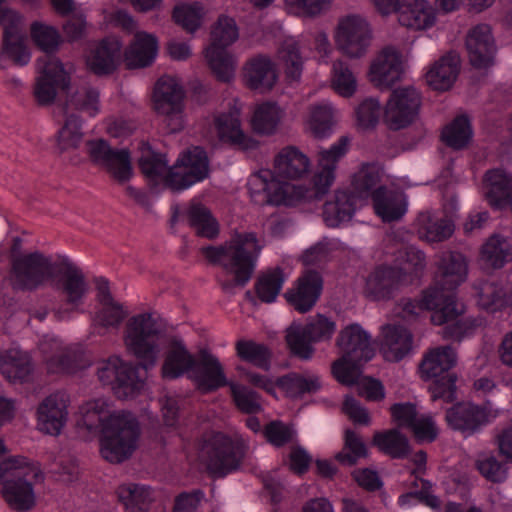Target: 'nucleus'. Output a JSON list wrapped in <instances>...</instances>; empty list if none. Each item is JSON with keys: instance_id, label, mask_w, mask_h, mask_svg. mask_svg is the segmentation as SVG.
<instances>
[{"instance_id": "nucleus-1", "label": "nucleus", "mask_w": 512, "mask_h": 512, "mask_svg": "<svg viewBox=\"0 0 512 512\" xmlns=\"http://www.w3.org/2000/svg\"><path fill=\"white\" fill-rule=\"evenodd\" d=\"M161 331L150 313L132 316L126 323L124 343L127 351L135 356L138 364L126 363L120 358L117 364L116 385L113 393L118 399L136 397L143 388L144 381L139 369L152 368L159 354V336Z\"/></svg>"}, {"instance_id": "nucleus-2", "label": "nucleus", "mask_w": 512, "mask_h": 512, "mask_svg": "<svg viewBox=\"0 0 512 512\" xmlns=\"http://www.w3.org/2000/svg\"><path fill=\"white\" fill-rule=\"evenodd\" d=\"M350 138L341 136L328 149H322L318 154L317 168L312 176L311 187L304 184L279 182L275 179L267 181L266 175L263 195L271 205L296 206L302 203L319 201L327 195L336 179L338 162L349 150Z\"/></svg>"}, {"instance_id": "nucleus-3", "label": "nucleus", "mask_w": 512, "mask_h": 512, "mask_svg": "<svg viewBox=\"0 0 512 512\" xmlns=\"http://www.w3.org/2000/svg\"><path fill=\"white\" fill-rule=\"evenodd\" d=\"M161 375L169 380L186 375L203 395L213 393L228 383L224 368L217 356L208 349H200L196 355H193L184 342L177 337L169 341Z\"/></svg>"}, {"instance_id": "nucleus-4", "label": "nucleus", "mask_w": 512, "mask_h": 512, "mask_svg": "<svg viewBox=\"0 0 512 512\" xmlns=\"http://www.w3.org/2000/svg\"><path fill=\"white\" fill-rule=\"evenodd\" d=\"M256 251V233L235 232L231 238L219 246L208 245L201 248V253L213 266H220L227 274L233 275L232 280L221 282V288L230 292L234 287H245L254 272V257L247 245Z\"/></svg>"}, {"instance_id": "nucleus-5", "label": "nucleus", "mask_w": 512, "mask_h": 512, "mask_svg": "<svg viewBox=\"0 0 512 512\" xmlns=\"http://www.w3.org/2000/svg\"><path fill=\"white\" fill-rule=\"evenodd\" d=\"M140 434L139 421L132 413L109 414L99 437L101 456L112 464L123 463L137 449Z\"/></svg>"}, {"instance_id": "nucleus-6", "label": "nucleus", "mask_w": 512, "mask_h": 512, "mask_svg": "<svg viewBox=\"0 0 512 512\" xmlns=\"http://www.w3.org/2000/svg\"><path fill=\"white\" fill-rule=\"evenodd\" d=\"M337 346L343 353L332 365L334 377L344 385H352L361 375V367L374 356L370 336L358 324L342 329Z\"/></svg>"}, {"instance_id": "nucleus-7", "label": "nucleus", "mask_w": 512, "mask_h": 512, "mask_svg": "<svg viewBox=\"0 0 512 512\" xmlns=\"http://www.w3.org/2000/svg\"><path fill=\"white\" fill-rule=\"evenodd\" d=\"M239 30L233 17L220 14L212 24L209 33V45L204 56L215 78L229 83L234 78L235 67L228 47L238 40Z\"/></svg>"}, {"instance_id": "nucleus-8", "label": "nucleus", "mask_w": 512, "mask_h": 512, "mask_svg": "<svg viewBox=\"0 0 512 512\" xmlns=\"http://www.w3.org/2000/svg\"><path fill=\"white\" fill-rule=\"evenodd\" d=\"M200 450L208 472L216 478H223L240 467L246 446L241 437L210 431L203 435Z\"/></svg>"}, {"instance_id": "nucleus-9", "label": "nucleus", "mask_w": 512, "mask_h": 512, "mask_svg": "<svg viewBox=\"0 0 512 512\" xmlns=\"http://www.w3.org/2000/svg\"><path fill=\"white\" fill-rule=\"evenodd\" d=\"M457 354L451 346H439L427 351L420 364L421 376L434 379L429 387L433 401L452 402L456 398L457 376L451 369L456 365Z\"/></svg>"}, {"instance_id": "nucleus-10", "label": "nucleus", "mask_w": 512, "mask_h": 512, "mask_svg": "<svg viewBox=\"0 0 512 512\" xmlns=\"http://www.w3.org/2000/svg\"><path fill=\"white\" fill-rule=\"evenodd\" d=\"M86 112L90 117H95L100 112V93L97 88L85 87L66 96L63 105V113L65 114V123L57 133V147L60 153L69 149L79 147L82 138L83 120L79 115L74 113L68 114V108Z\"/></svg>"}, {"instance_id": "nucleus-11", "label": "nucleus", "mask_w": 512, "mask_h": 512, "mask_svg": "<svg viewBox=\"0 0 512 512\" xmlns=\"http://www.w3.org/2000/svg\"><path fill=\"white\" fill-rule=\"evenodd\" d=\"M58 264L40 251L11 257L8 279L11 288L17 292H34L49 280L57 277Z\"/></svg>"}, {"instance_id": "nucleus-12", "label": "nucleus", "mask_w": 512, "mask_h": 512, "mask_svg": "<svg viewBox=\"0 0 512 512\" xmlns=\"http://www.w3.org/2000/svg\"><path fill=\"white\" fill-rule=\"evenodd\" d=\"M210 175V161L202 146H191L182 151L166 173L168 189L184 191Z\"/></svg>"}, {"instance_id": "nucleus-13", "label": "nucleus", "mask_w": 512, "mask_h": 512, "mask_svg": "<svg viewBox=\"0 0 512 512\" xmlns=\"http://www.w3.org/2000/svg\"><path fill=\"white\" fill-rule=\"evenodd\" d=\"M337 329L336 323L322 315L311 317L305 326L293 323L286 333V342L291 353L303 360H309L314 354L312 343L331 340Z\"/></svg>"}, {"instance_id": "nucleus-14", "label": "nucleus", "mask_w": 512, "mask_h": 512, "mask_svg": "<svg viewBox=\"0 0 512 512\" xmlns=\"http://www.w3.org/2000/svg\"><path fill=\"white\" fill-rule=\"evenodd\" d=\"M337 49L349 58L364 56L372 41V29L368 21L357 14L339 19L334 33Z\"/></svg>"}, {"instance_id": "nucleus-15", "label": "nucleus", "mask_w": 512, "mask_h": 512, "mask_svg": "<svg viewBox=\"0 0 512 512\" xmlns=\"http://www.w3.org/2000/svg\"><path fill=\"white\" fill-rule=\"evenodd\" d=\"M421 105V93L414 86L394 89L383 108V122L391 130L406 128L418 118Z\"/></svg>"}, {"instance_id": "nucleus-16", "label": "nucleus", "mask_w": 512, "mask_h": 512, "mask_svg": "<svg viewBox=\"0 0 512 512\" xmlns=\"http://www.w3.org/2000/svg\"><path fill=\"white\" fill-rule=\"evenodd\" d=\"M464 313V304L456 299L455 294H448L444 305L431 314V322L434 325H445L444 338L461 341L472 336L483 324L481 319L464 317Z\"/></svg>"}, {"instance_id": "nucleus-17", "label": "nucleus", "mask_w": 512, "mask_h": 512, "mask_svg": "<svg viewBox=\"0 0 512 512\" xmlns=\"http://www.w3.org/2000/svg\"><path fill=\"white\" fill-rule=\"evenodd\" d=\"M312 163L309 156L295 145H287L281 148L273 158V171L258 170V179L265 187V180L261 175H266L267 181L273 179L279 182L284 180H302L306 178L311 171ZM263 192V189H261Z\"/></svg>"}, {"instance_id": "nucleus-18", "label": "nucleus", "mask_w": 512, "mask_h": 512, "mask_svg": "<svg viewBox=\"0 0 512 512\" xmlns=\"http://www.w3.org/2000/svg\"><path fill=\"white\" fill-rule=\"evenodd\" d=\"M71 90V75L57 57L49 58L39 71L33 87V95L39 106L52 105L59 92L68 96Z\"/></svg>"}, {"instance_id": "nucleus-19", "label": "nucleus", "mask_w": 512, "mask_h": 512, "mask_svg": "<svg viewBox=\"0 0 512 512\" xmlns=\"http://www.w3.org/2000/svg\"><path fill=\"white\" fill-rule=\"evenodd\" d=\"M86 144L91 162L105 167L119 184H124L133 177L128 149H114L105 139L89 140Z\"/></svg>"}, {"instance_id": "nucleus-20", "label": "nucleus", "mask_w": 512, "mask_h": 512, "mask_svg": "<svg viewBox=\"0 0 512 512\" xmlns=\"http://www.w3.org/2000/svg\"><path fill=\"white\" fill-rule=\"evenodd\" d=\"M405 283V273L397 266L380 264L365 277L363 294L372 301H389L398 295Z\"/></svg>"}, {"instance_id": "nucleus-21", "label": "nucleus", "mask_w": 512, "mask_h": 512, "mask_svg": "<svg viewBox=\"0 0 512 512\" xmlns=\"http://www.w3.org/2000/svg\"><path fill=\"white\" fill-rule=\"evenodd\" d=\"M498 415L499 410L493 408L490 402L483 406L467 402L451 407L446 413V420L451 428L468 437L495 420Z\"/></svg>"}, {"instance_id": "nucleus-22", "label": "nucleus", "mask_w": 512, "mask_h": 512, "mask_svg": "<svg viewBox=\"0 0 512 512\" xmlns=\"http://www.w3.org/2000/svg\"><path fill=\"white\" fill-rule=\"evenodd\" d=\"M123 58L122 42L114 36H106L91 50L86 65L95 76H110L119 69Z\"/></svg>"}, {"instance_id": "nucleus-23", "label": "nucleus", "mask_w": 512, "mask_h": 512, "mask_svg": "<svg viewBox=\"0 0 512 512\" xmlns=\"http://www.w3.org/2000/svg\"><path fill=\"white\" fill-rule=\"evenodd\" d=\"M141 156L138 158V167L146 179L149 191L159 195L165 188H168L166 173L169 170L167 155L157 152L148 141H141L139 144Z\"/></svg>"}, {"instance_id": "nucleus-24", "label": "nucleus", "mask_w": 512, "mask_h": 512, "mask_svg": "<svg viewBox=\"0 0 512 512\" xmlns=\"http://www.w3.org/2000/svg\"><path fill=\"white\" fill-rule=\"evenodd\" d=\"M393 421L401 427L410 428L420 442H432L439 429L430 414L418 415L412 403H396L390 408Z\"/></svg>"}, {"instance_id": "nucleus-25", "label": "nucleus", "mask_w": 512, "mask_h": 512, "mask_svg": "<svg viewBox=\"0 0 512 512\" xmlns=\"http://www.w3.org/2000/svg\"><path fill=\"white\" fill-rule=\"evenodd\" d=\"M403 71L402 54L396 48L388 46L372 61L368 78L379 89H387L401 79Z\"/></svg>"}, {"instance_id": "nucleus-26", "label": "nucleus", "mask_w": 512, "mask_h": 512, "mask_svg": "<svg viewBox=\"0 0 512 512\" xmlns=\"http://www.w3.org/2000/svg\"><path fill=\"white\" fill-rule=\"evenodd\" d=\"M323 290V279L316 271L302 274L295 284L288 289L284 297L288 304L299 313H307L313 309Z\"/></svg>"}, {"instance_id": "nucleus-27", "label": "nucleus", "mask_w": 512, "mask_h": 512, "mask_svg": "<svg viewBox=\"0 0 512 512\" xmlns=\"http://www.w3.org/2000/svg\"><path fill=\"white\" fill-rule=\"evenodd\" d=\"M468 276V261L459 252L447 251L442 254L438 263L435 285L440 293L454 294L453 291L460 286Z\"/></svg>"}, {"instance_id": "nucleus-28", "label": "nucleus", "mask_w": 512, "mask_h": 512, "mask_svg": "<svg viewBox=\"0 0 512 512\" xmlns=\"http://www.w3.org/2000/svg\"><path fill=\"white\" fill-rule=\"evenodd\" d=\"M466 48L472 66L479 69L491 67L495 61L496 46L487 24L472 28L466 37Z\"/></svg>"}, {"instance_id": "nucleus-29", "label": "nucleus", "mask_w": 512, "mask_h": 512, "mask_svg": "<svg viewBox=\"0 0 512 512\" xmlns=\"http://www.w3.org/2000/svg\"><path fill=\"white\" fill-rule=\"evenodd\" d=\"M240 109L236 104L230 106L227 112L215 117L214 124L221 142L248 150L256 146V140L248 137L241 128Z\"/></svg>"}, {"instance_id": "nucleus-30", "label": "nucleus", "mask_w": 512, "mask_h": 512, "mask_svg": "<svg viewBox=\"0 0 512 512\" xmlns=\"http://www.w3.org/2000/svg\"><path fill=\"white\" fill-rule=\"evenodd\" d=\"M396 13L399 24L413 31L430 29L437 21V10L428 0H402Z\"/></svg>"}, {"instance_id": "nucleus-31", "label": "nucleus", "mask_w": 512, "mask_h": 512, "mask_svg": "<svg viewBox=\"0 0 512 512\" xmlns=\"http://www.w3.org/2000/svg\"><path fill=\"white\" fill-rule=\"evenodd\" d=\"M158 38L146 31H139L124 51L123 57L128 70L151 66L158 54Z\"/></svg>"}, {"instance_id": "nucleus-32", "label": "nucleus", "mask_w": 512, "mask_h": 512, "mask_svg": "<svg viewBox=\"0 0 512 512\" xmlns=\"http://www.w3.org/2000/svg\"><path fill=\"white\" fill-rule=\"evenodd\" d=\"M185 92L171 76L160 77L154 86L153 101L158 114H177L184 110Z\"/></svg>"}, {"instance_id": "nucleus-33", "label": "nucleus", "mask_w": 512, "mask_h": 512, "mask_svg": "<svg viewBox=\"0 0 512 512\" xmlns=\"http://www.w3.org/2000/svg\"><path fill=\"white\" fill-rule=\"evenodd\" d=\"M258 388L276 397V390H281L289 397L296 398L304 393L315 392L320 388L319 378L315 375L303 376L290 374L273 382L258 375Z\"/></svg>"}, {"instance_id": "nucleus-34", "label": "nucleus", "mask_w": 512, "mask_h": 512, "mask_svg": "<svg viewBox=\"0 0 512 512\" xmlns=\"http://www.w3.org/2000/svg\"><path fill=\"white\" fill-rule=\"evenodd\" d=\"M336 122V108L330 101L323 100L308 107L304 126L314 138L326 139L332 135Z\"/></svg>"}, {"instance_id": "nucleus-35", "label": "nucleus", "mask_w": 512, "mask_h": 512, "mask_svg": "<svg viewBox=\"0 0 512 512\" xmlns=\"http://www.w3.org/2000/svg\"><path fill=\"white\" fill-rule=\"evenodd\" d=\"M415 228L420 239L429 243L449 239L455 230L454 223L436 211H423L415 220Z\"/></svg>"}, {"instance_id": "nucleus-36", "label": "nucleus", "mask_w": 512, "mask_h": 512, "mask_svg": "<svg viewBox=\"0 0 512 512\" xmlns=\"http://www.w3.org/2000/svg\"><path fill=\"white\" fill-rule=\"evenodd\" d=\"M483 188L489 205L502 209L508 206L512 198V174L500 168L488 170L484 176Z\"/></svg>"}, {"instance_id": "nucleus-37", "label": "nucleus", "mask_w": 512, "mask_h": 512, "mask_svg": "<svg viewBox=\"0 0 512 512\" xmlns=\"http://www.w3.org/2000/svg\"><path fill=\"white\" fill-rule=\"evenodd\" d=\"M67 405L58 394H51L39 405V429L49 435H59L67 419Z\"/></svg>"}, {"instance_id": "nucleus-38", "label": "nucleus", "mask_w": 512, "mask_h": 512, "mask_svg": "<svg viewBox=\"0 0 512 512\" xmlns=\"http://www.w3.org/2000/svg\"><path fill=\"white\" fill-rule=\"evenodd\" d=\"M460 70V57L449 52L437 60L426 72L427 84L438 91H446L455 83Z\"/></svg>"}, {"instance_id": "nucleus-39", "label": "nucleus", "mask_w": 512, "mask_h": 512, "mask_svg": "<svg viewBox=\"0 0 512 512\" xmlns=\"http://www.w3.org/2000/svg\"><path fill=\"white\" fill-rule=\"evenodd\" d=\"M1 493L9 508L16 512L31 511L36 505L33 484L24 477L2 481Z\"/></svg>"}, {"instance_id": "nucleus-40", "label": "nucleus", "mask_w": 512, "mask_h": 512, "mask_svg": "<svg viewBox=\"0 0 512 512\" xmlns=\"http://www.w3.org/2000/svg\"><path fill=\"white\" fill-rule=\"evenodd\" d=\"M382 335L381 352L386 360L400 361L411 351L413 336L406 328L388 324L382 327Z\"/></svg>"}, {"instance_id": "nucleus-41", "label": "nucleus", "mask_w": 512, "mask_h": 512, "mask_svg": "<svg viewBox=\"0 0 512 512\" xmlns=\"http://www.w3.org/2000/svg\"><path fill=\"white\" fill-rule=\"evenodd\" d=\"M375 213L384 221L400 220L407 212V199L404 193L379 187L373 194Z\"/></svg>"}, {"instance_id": "nucleus-42", "label": "nucleus", "mask_w": 512, "mask_h": 512, "mask_svg": "<svg viewBox=\"0 0 512 512\" xmlns=\"http://www.w3.org/2000/svg\"><path fill=\"white\" fill-rule=\"evenodd\" d=\"M480 260L487 268H503L512 261V238L498 233L489 236L481 246Z\"/></svg>"}, {"instance_id": "nucleus-43", "label": "nucleus", "mask_w": 512, "mask_h": 512, "mask_svg": "<svg viewBox=\"0 0 512 512\" xmlns=\"http://www.w3.org/2000/svg\"><path fill=\"white\" fill-rule=\"evenodd\" d=\"M355 194L345 191H336L334 199L325 203L323 208V220L328 227H338L349 222L355 214Z\"/></svg>"}, {"instance_id": "nucleus-44", "label": "nucleus", "mask_w": 512, "mask_h": 512, "mask_svg": "<svg viewBox=\"0 0 512 512\" xmlns=\"http://www.w3.org/2000/svg\"><path fill=\"white\" fill-rule=\"evenodd\" d=\"M384 176L383 167L377 163H364L354 173L351 181L353 193L360 199H373L374 192L381 184Z\"/></svg>"}, {"instance_id": "nucleus-45", "label": "nucleus", "mask_w": 512, "mask_h": 512, "mask_svg": "<svg viewBox=\"0 0 512 512\" xmlns=\"http://www.w3.org/2000/svg\"><path fill=\"white\" fill-rule=\"evenodd\" d=\"M64 271H56L57 276L63 275L61 289L67 295L66 302L72 305L82 303V300L87 292V284L85 276L81 269L72 264L67 258H63L60 263Z\"/></svg>"}, {"instance_id": "nucleus-46", "label": "nucleus", "mask_w": 512, "mask_h": 512, "mask_svg": "<svg viewBox=\"0 0 512 512\" xmlns=\"http://www.w3.org/2000/svg\"><path fill=\"white\" fill-rule=\"evenodd\" d=\"M188 225L195 229L196 235L213 240L220 233V226L211 210L202 203H191L186 212Z\"/></svg>"}, {"instance_id": "nucleus-47", "label": "nucleus", "mask_w": 512, "mask_h": 512, "mask_svg": "<svg viewBox=\"0 0 512 512\" xmlns=\"http://www.w3.org/2000/svg\"><path fill=\"white\" fill-rule=\"evenodd\" d=\"M34 365L28 353L20 350H9L3 356L2 374L13 383L30 381Z\"/></svg>"}, {"instance_id": "nucleus-48", "label": "nucleus", "mask_w": 512, "mask_h": 512, "mask_svg": "<svg viewBox=\"0 0 512 512\" xmlns=\"http://www.w3.org/2000/svg\"><path fill=\"white\" fill-rule=\"evenodd\" d=\"M448 294L440 293L437 288H428L423 291L419 300L403 299L399 306L402 309L401 316L404 319L412 320L424 311H431L432 314L444 305Z\"/></svg>"}, {"instance_id": "nucleus-49", "label": "nucleus", "mask_w": 512, "mask_h": 512, "mask_svg": "<svg viewBox=\"0 0 512 512\" xmlns=\"http://www.w3.org/2000/svg\"><path fill=\"white\" fill-rule=\"evenodd\" d=\"M30 37L34 45L44 52L48 59L55 57L64 43L63 36L55 26L41 21H33L30 24Z\"/></svg>"}, {"instance_id": "nucleus-50", "label": "nucleus", "mask_w": 512, "mask_h": 512, "mask_svg": "<svg viewBox=\"0 0 512 512\" xmlns=\"http://www.w3.org/2000/svg\"><path fill=\"white\" fill-rule=\"evenodd\" d=\"M204 17V6L198 1L180 3L174 6L172 10V20L174 23L189 34H194L201 28Z\"/></svg>"}, {"instance_id": "nucleus-51", "label": "nucleus", "mask_w": 512, "mask_h": 512, "mask_svg": "<svg viewBox=\"0 0 512 512\" xmlns=\"http://www.w3.org/2000/svg\"><path fill=\"white\" fill-rule=\"evenodd\" d=\"M477 305L490 313L502 311L506 308L505 290L496 282L481 281L475 285Z\"/></svg>"}, {"instance_id": "nucleus-52", "label": "nucleus", "mask_w": 512, "mask_h": 512, "mask_svg": "<svg viewBox=\"0 0 512 512\" xmlns=\"http://www.w3.org/2000/svg\"><path fill=\"white\" fill-rule=\"evenodd\" d=\"M330 82L332 89L344 98L352 97L357 91V78L343 60L332 63Z\"/></svg>"}, {"instance_id": "nucleus-53", "label": "nucleus", "mask_w": 512, "mask_h": 512, "mask_svg": "<svg viewBox=\"0 0 512 512\" xmlns=\"http://www.w3.org/2000/svg\"><path fill=\"white\" fill-rule=\"evenodd\" d=\"M279 57L290 81H299L303 71L304 60L300 53L299 42L294 37L286 38L279 50Z\"/></svg>"}, {"instance_id": "nucleus-54", "label": "nucleus", "mask_w": 512, "mask_h": 512, "mask_svg": "<svg viewBox=\"0 0 512 512\" xmlns=\"http://www.w3.org/2000/svg\"><path fill=\"white\" fill-rule=\"evenodd\" d=\"M285 275L280 267L267 269L258 276V301L273 303L285 283Z\"/></svg>"}, {"instance_id": "nucleus-55", "label": "nucleus", "mask_w": 512, "mask_h": 512, "mask_svg": "<svg viewBox=\"0 0 512 512\" xmlns=\"http://www.w3.org/2000/svg\"><path fill=\"white\" fill-rule=\"evenodd\" d=\"M373 443L392 458H404L410 450L408 439L396 429L376 433Z\"/></svg>"}, {"instance_id": "nucleus-56", "label": "nucleus", "mask_w": 512, "mask_h": 512, "mask_svg": "<svg viewBox=\"0 0 512 512\" xmlns=\"http://www.w3.org/2000/svg\"><path fill=\"white\" fill-rule=\"evenodd\" d=\"M25 39V37H18V39L1 41V69L7 68L9 61L17 67H24L28 65L31 60V52L25 43Z\"/></svg>"}, {"instance_id": "nucleus-57", "label": "nucleus", "mask_w": 512, "mask_h": 512, "mask_svg": "<svg viewBox=\"0 0 512 512\" xmlns=\"http://www.w3.org/2000/svg\"><path fill=\"white\" fill-rule=\"evenodd\" d=\"M472 138V128L465 116L456 117L442 131V140L454 149L464 148Z\"/></svg>"}, {"instance_id": "nucleus-58", "label": "nucleus", "mask_w": 512, "mask_h": 512, "mask_svg": "<svg viewBox=\"0 0 512 512\" xmlns=\"http://www.w3.org/2000/svg\"><path fill=\"white\" fill-rule=\"evenodd\" d=\"M283 114V110L275 102H266L258 106V135L274 134Z\"/></svg>"}, {"instance_id": "nucleus-59", "label": "nucleus", "mask_w": 512, "mask_h": 512, "mask_svg": "<svg viewBox=\"0 0 512 512\" xmlns=\"http://www.w3.org/2000/svg\"><path fill=\"white\" fill-rule=\"evenodd\" d=\"M367 455L365 443L353 431L345 432V443L341 452L336 455V459L345 465H354L360 458Z\"/></svg>"}, {"instance_id": "nucleus-60", "label": "nucleus", "mask_w": 512, "mask_h": 512, "mask_svg": "<svg viewBox=\"0 0 512 512\" xmlns=\"http://www.w3.org/2000/svg\"><path fill=\"white\" fill-rule=\"evenodd\" d=\"M6 0H0V25L3 27L2 41L25 37L21 30L22 15L16 10L5 7Z\"/></svg>"}, {"instance_id": "nucleus-61", "label": "nucleus", "mask_w": 512, "mask_h": 512, "mask_svg": "<svg viewBox=\"0 0 512 512\" xmlns=\"http://www.w3.org/2000/svg\"><path fill=\"white\" fill-rule=\"evenodd\" d=\"M382 108L378 99L367 98L360 103L356 109L357 125L366 130L371 129L378 123Z\"/></svg>"}, {"instance_id": "nucleus-62", "label": "nucleus", "mask_w": 512, "mask_h": 512, "mask_svg": "<svg viewBox=\"0 0 512 512\" xmlns=\"http://www.w3.org/2000/svg\"><path fill=\"white\" fill-rule=\"evenodd\" d=\"M267 441L275 447H281L288 443H294L297 432L290 425L281 421H272L264 429Z\"/></svg>"}, {"instance_id": "nucleus-63", "label": "nucleus", "mask_w": 512, "mask_h": 512, "mask_svg": "<svg viewBox=\"0 0 512 512\" xmlns=\"http://www.w3.org/2000/svg\"><path fill=\"white\" fill-rule=\"evenodd\" d=\"M225 386L230 387L233 402L238 410L246 414L256 412V391L229 380Z\"/></svg>"}, {"instance_id": "nucleus-64", "label": "nucleus", "mask_w": 512, "mask_h": 512, "mask_svg": "<svg viewBox=\"0 0 512 512\" xmlns=\"http://www.w3.org/2000/svg\"><path fill=\"white\" fill-rule=\"evenodd\" d=\"M48 373L74 374L82 366L80 357L76 353H62L50 357L47 362Z\"/></svg>"}]
</instances>
